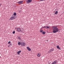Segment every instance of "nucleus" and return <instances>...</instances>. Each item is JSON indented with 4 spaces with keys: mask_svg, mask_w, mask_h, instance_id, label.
Masks as SVG:
<instances>
[{
    "mask_svg": "<svg viewBox=\"0 0 64 64\" xmlns=\"http://www.w3.org/2000/svg\"><path fill=\"white\" fill-rule=\"evenodd\" d=\"M52 28H53V30H52L53 33H56V32H57L59 31V30H58V28L56 27L53 26Z\"/></svg>",
    "mask_w": 64,
    "mask_h": 64,
    "instance_id": "f257e3e1",
    "label": "nucleus"
},
{
    "mask_svg": "<svg viewBox=\"0 0 64 64\" xmlns=\"http://www.w3.org/2000/svg\"><path fill=\"white\" fill-rule=\"evenodd\" d=\"M32 0H26V2L28 4H30L32 2Z\"/></svg>",
    "mask_w": 64,
    "mask_h": 64,
    "instance_id": "f03ea898",
    "label": "nucleus"
},
{
    "mask_svg": "<svg viewBox=\"0 0 64 64\" xmlns=\"http://www.w3.org/2000/svg\"><path fill=\"white\" fill-rule=\"evenodd\" d=\"M15 18V16H12L10 18V20H14Z\"/></svg>",
    "mask_w": 64,
    "mask_h": 64,
    "instance_id": "7ed1b4c3",
    "label": "nucleus"
},
{
    "mask_svg": "<svg viewBox=\"0 0 64 64\" xmlns=\"http://www.w3.org/2000/svg\"><path fill=\"white\" fill-rule=\"evenodd\" d=\"M53 51H54V49L52 48V49H50L49 51H48V53H51V52Z\"/></svg>",
    "mask_w": 64,
    "mask_h": 64,
    "instance_id": "20e7f679",
    "label": "nucleus"
},
{
    "mask_svg": "<svg viewBox=\"0 0 64 64\" xmlns=\"http://www.w3.org/2000/svg\"><path fill=\"white\" fill-rule=\"evenodd\" d=\"M21 45L22 46H25V44L23 42H22L21 43Z\"/></svg>",
    "mask_w": 64,
    "mask_h": 64,
    "instance_id": "39448f33",
    "label": "nucleus"
},
{
    "mask_svg": "<svg viewBox=\"0 0 64 64\" xmlns=\"http://www.w3.org/2000/svg\"><path fill=\"white\" fill-rule=\"evenodd\" d=\"M23 2V1H21L18 2V4H21V3H22Z\"/></svg>",
    "mask_w": 64,
    "mask_h": 64,
    "instance_id": "423d86ee",
    "label": "nucleus"
},
{
    "mask_svg": "<svg viewBox=\"0 0 64 64\" xmlns=\"http://www.w3.org/2000/svg\"><path fill=\"white\" fill-rule=\"evenodd\" d=\"M27 48L28 50V51H31V48H29V47H27Z\"/></svg>",
    "mask_w": 64,
    "mask_h": 64,
    "instance_id": "0eeeda50",
    "label": "nucleus"
},
{
    "mask_svg": "<svg viewBox=\"0 0 64 64\" xmlns=\"http://www.w3.org/2000/svg\"><path fill=\"white\" fill-rule=\"evenodd\" d=\"M21 52V50H20L18 51L17 52V54L18 55H19L20 54V53Z\"/></svg>",
    "mask_w": 64,
    "mask_h": 64,
    "instance_id": "6e6552de",
    "label": "nucleus"
},
{
    "mask_svg": "<svg viewBox=\"0 0 64 64\" xmlns=\"http://www.w3.org/2000/svg\"><path fill=\"white\" fill-rule=\"evenodd\" d=\"M56 48L58 49H59V50H60L61 48L60 47H59V46H56Z\"/></svg>",
    "mask_w": 64,
    "mask_h": 64,
    "instance_id": "1a4fd4ad",
    "label": "nucleus"
},
{
    "mask_svg": "<svg viewBox=\"0 0 64 64\" xmlns=\"http://www.w3.org/2000/svg\"><path fill=\"white\" fill-rule=\"evenodd\" d=\"M40 56H41V54L40 53L38 54H37L38 57H40Z\"/></svg>",
    "mask_w": 64,
    "mask_h": 64,
    "instance_id": "9d476101",
    "label": "nucleus"
},
{
    "mask_svg": "<svg viewBox=\"0 0 64 64\" xmlns=\"http://www.w3.org/2000/svg\"><path fill=\"white\" fill-rule=\"evenodd\" d=\"M17 30L19 32H21V29L19 28H17Z\"/></svg>",
    "mask_w": 64,
    "mask_h": 64,
    "instance_id": "9b49d317",
    "label": "nucleus"
},
{
    "mask_svg": "<svg viewBox=\"0 0 64 64\" xmlns=\"http://www.w3.org/2000/svg\"><path fill=\"white\" fill-rule=\"evenodd\" d=\"M58 14V11H56L55 12V14Z\"/></svg>",
    "mask_w": 64,
    "mask_h": 64,
    "instance_id": "f8f14e48",
    "label": "nucleus"
},
{
    "mask_svg": "<svg viewBox=\"0 0 64 64\" xmlns=\"http://www.w3.org/2000/svg\"><path fill=\"white\" fill-rule=\"evenodd\" d=\"M18 45H21V43H20V42H18Z\"/></svg>",
    "mask_w": 64,
    "mask_h": 64,
    "instance_id": "ddd939ff",
    "label": "nucleus"
},
{
    "mask_svg": "<svg viewBox=\"0 0 64 64\" xmlns=\"http://www.w3.org/2000/svg\"><path fill=\"white\" fill-rule=\"evenodd\" d=\"M14 16L16 15V12H14Z\"/></svg>",
    "mask_w": 64,
    "mask_h": 64,
    "instance_id": "4468645a",
    "label": "nucleus"
},
{
    "mask_svg": "<svg viewBox=\"0 0 64 64\" xmlns=\"http://www.w3.org/2000/svg\"><path fill=\"white\" fill-rule=\"evenodd\" d=\"M45 33H46V32H43L42 34H45Z\"/></svg>",
    "mask_w": 64,
    "mask_h": 64,
    "instance_id": "2eb2a0df",
    "label": "nucleus"
},
{
    "mask_svg": "<svg viewBox=\"0 0 64 64\" xmlns=\"http://www.w3.org/2000/svg\"><path fill=\"white\" fill-rule=\"evenodd\" d=\"M18 39L19 40H20V39H21V38H20V37H18Z\"/></svg>",
    "mask_w": 64,
    "mask_h": 64,
    "instance_id": "dca6fc26",
    "label": "nucleus"
},
{
    "mask_svg": "<svg viewBox=\"0 0 64 64\" xmlns=\"http://www.w3.org/2000/svg\"><path fill=\"white\" fill-rule=\"evenodd\" d=\"M43 31L42 30H41L40 31V32H41V33H43Z\"/></svg>",
    "mask_w": 64,
    "mask_h": 64,
    "instance_id": "f3484780",
    "label": "nucleus"
},
{
    "mask_svg": "<svg viewBox=\"0 0 64 64\" xmlns=\"http://www.w3.org/2000/svg\"><path fill=\"white\" fill-rule=\"evenodd\" d=\"M46 28H47L48 29V28H50V27H49V26H46Z\"/></svg>",
    "mask_w": 64,
    "mask_h": 64,
    "instance_id": "a211bd4d",
    "label": "nucleus"
},
{
    "mask_svg": "<svg viewBox=\"0 0 64 64\" xmlns=\"http://www.w3.org/2000/svg\"><path fill=\"white\" fill-rule=\"evenodd\" d=\"M15 31H14L13 32H12V34H15Z\"/></svg>",
    "mask_w": 64,
    "mask_h": 64,
    "instance_id": "6ab92c4d",
    "label": "nucleus"
},
{
    "mask_svg": "<svg viewBox=\"0 0 64 64\" xmlns=\"http://www.w3.org/2000/svg\"><path fill=\"white\" fill-rule=\"evenodd\" d=\"M45 0H40V1H45Z\"/></svg>",
    "mask_w": 64,
    "mask_h": 64,
    "instance_id": "aec40b11",
    "label": "nucleus"
},
{
    "mask_svg": "<svg viewBox=\"0 0 64 64\" xmlns=\"http://www.w3.org/2000/svg\"><path fill=\"white\" fill-rule=\"evenodd\" d=\"M11 43V42L10 41H9L8 42V44H10Z\"/></svg>",
    "mask_w": 64,
    "mask_h": 64,
    "instance_id": "412c9836",
    "label": "nucleus"
},
{
    "mask_svg": "<svg viewBox=\"0 0 64 64\" xmlns=\"http://www.w3.org/2000/svg\"><path fill=\"white\" fill-rule=\"evenodd\" d=\"M43 28H46V26H44Z\"/></svg>",
    "mask_w": 64,
    "mask_h": 64,
    "instance_id": "4be33fe9",
    "label": "nucleus"
},
{
    "mask_svg": "<svg viewBox=\"0 0 64 64\" xmlns=\"http://www.w3.org/2000/svg\"><path fill=\"white\" fill-rule=\"evenodd\" d=\"M9 44L10 45H11V46H12V44L10 43Z\"/></svg>",
    "mask_w": 64,
    "mask_h": 64,
    "instance_id": "5701e85b",
    "label": "nucleus"
},
{
    "mask_svg": "<svg viewBox=\"0 0 64 64\" xmlns=\"http://www.w3.org/2000/svg\"><path fill=\"white\" fill-rule=\"evenodd\" d=\"M21 32H23V31L21 30Z\"/></svg>",
    "mask_w": 64,
    "mask_h": 64,
    "instance_id": "b1692460",
    "label": "nucleus"
},
{
    "mask_svg": "<svg viewBox=\"0 0 64 64\" xmlns=\"http://www.w3.org/2000/svg\"><path fill=\"white\" fill-rule=\"evenodd\" d=\"M8 46L9 47H10V45H9Z\"/></svg>",
    "mask_w": 64,
    "mask_h": 64,
    "instance_id": "393cba45",
    "label": "nucleus"
},
{
    "mask_svg": "<svg viewBox=\"0 0 64 64\" xmlns=\"http://www.w3.org/2000/svg\"><path fill=\"white\" fill-rule=\"evenodd\" d=\"M1 6V4H0V6Z\"/></svg>",
    "mask_w": 64,
    "mask_h": 64,
    "instance_id": "a878e982",
    "label": "nucleus"
},
{
    "mask_svg": "<svg viewBox=\"0 0 64 64\" xmlns=\"http://www.w3.org/2000/svg\"><path fill=\"white\" fill-rule=\"evenodd\" d=\"M40 32H41V31H40Z\"/></svg>",
    "mask_w": 64,
    "mask_h": 64,
    "instance_id": "bb28decb",
    "label": "nucleus"
}]
</instances>
